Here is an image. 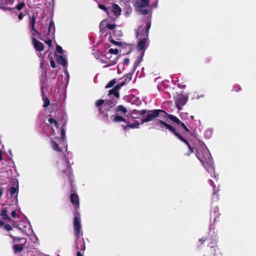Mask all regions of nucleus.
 <instances>
[{
	"label": "nucleus",
	"instance_id": "obj_20",
	"mask_svg": "<svg viewBox=\"0 0 256 256\" xmlns=\"http://www.w3.org/2000/svg\"><path fill=\"white\" fill-rule=\"evenodd\" d=\"M178 125H180L184 129V130H182L180 128H178V132H180L182 133V135L186 136V132L190 133L191 132L189 130V129L186 127L185 124L180 120V122L178 124Z\"/></svg>",
	"mask_w": 256,
	"mask_h": 256
},
{
	"label": "nucleus",
	"instance_id": "obj_56",
	"mask_svg": "<svg viewBox=\"0 0 256 256\" xmlns=\"http://www.w3.org/2000/svg\"><path fill=\"white\" fill-rule=\"evenodd\" d=\"M210 183L212 184V185L214 184V182H212V180H210Z\"/></svg>",
	"mask_w": 256,
	"mask_h": 256
},
{
	"label": "nucleus",
	"instance_id": "obj_44",
	"mask_svg": "<svg viewBox=\"0 0 256 256\" xmlns=\"http://www.w3.org/2000/svg\"><path fill=\"white\" fill-rule=\"evenodd\" d=\"M50 64L51 66H52V68H56V64H55V62H54V61L53 60V59H52V58H50Z\"/></svg>",
	"mask_w": 256,
	"mask_h": 256
},
{
	"label": "nucleus",
	"instance_id": "obj_43",
	"mask_svg": "<svg viewBox=\"0 0 256 256\" xmlns=\"http://www.w3.org/2000/svg\"><path fill=\"white\" fill-rule=\"evenodd\" d=\"M141 13L144 15H146L148 13V11L146 9H144L143 8H139Z\"/></svg>",
	"mask_w": 256,
	"mask_h": 256
},
{
	"label": "nucleus",
	"instance_id": "obj_53",
	"mask_svg": "<svg viewBox=\"0 0 256 256\" xmlns=\"http://www.w3.org/2000/svg\"><path fill=\"white\" fill-rule=\"evenodd\" d=\"M218 207H215L213 208V210L214 212L215 213L216 211H218Z\"/></svg>",
	"mask_w": 256,
	"mask_h": 256
},
{
	"label": "nucleus",
	"instance_id": "obj_2",
	"mask_svg": "<svg viewBox=\"0 0 256 256\" xmlns=\"http://www.w3.org/2000/svg\"><path fill=\"white\" fill-rule=\"evenodd\" d=\"M214 234L211 237L204 238L202 237L199 238V242L203 244L204 242L207 241L208 246L210 247L209 252L211 254L210 256L204 255L203 256H220V253L219 248L216 246L218 240L216 238V234L213 233Z\"/></svg>",
	"mask_w": 256,
	"mask_h": 256
},
{
	"label": "nucleus",
	"instance_id": "obj_35",
	"mask_svg": "<svg viewBox=\"0 0 256 256\" xmlns=\"http://www.w3.org/2000/svg\"><path fill=\"white\" fill-rule=\"evenodd\" d=\"M117 82V80L116 78L112 79V80L109 82L105 88H110L112 87Z\"/></svg>",
	"mask_w": 256,
	"mask_h": 256
},
{
	"label": "nucleus",
	"instance_id": "obj_52",
	"mask_svg": "<svg viewBox=\"0 0 256 256\" xmlns=\"http://www.w3.org/2000/svg\"><path fill=\"white\" fill-rule=\"evenodd\" d=\"M7 171L6 170H5L4 168H2L1 169V174H5Z\"/></svg>",
	"mask_w": 256,
	"mask_h": 256
},
{
	"label": "nucleus",
	"instance_id": "obj_49",
	"mask_svg": "<svg viewBox=\"0 0 256 256\" xmlns=\"http://www.w3.org/2000/svg\"><path fill=\"white\" fill-rule=\"evenodd\" d=\"M234 88V90H234V92H238L239 90L241 89V88L239 86H236Z\"/></svg>",
	"mask_w": 256,
	"mask_h": 256
},
{
	"label": "nucleus",
	"instance_id": "obj_55",
	"mask_svg": "<svg viewBox=\"0 0 256 256\" xmlns=\"http://www.w3.org/2000/svg\"><path fill=\"white\" fill-rule=\"evenodd\" d=\"M216 194V189H215V188H214V192H213V194H214V195Z\"/></svg>",
	"mask_w": 256,
	"mask_h": 256
},
{
	"label": "nucleus",
	"instance_id": "obj_34",
	"mask_svg": "<svg viewBox=\"0 0 256 256\" xmlns=\"http://www.w3.org/2000/svg\"><path fill=\"white\" fill-rule=\"evenodd\" d=\"M139 126V123L138 122H134L133 124H129V123H127L126 125V126H124V130H126L127 128H136V126Z\"/></svg>",
	"mask_w": 256,
	"mask_h": 256
},
{
	"label": "nucleus",
	"instance_id": "obj_9",
	"mask_svg": "<svg viewBox=\"0 0 256 256\" xmlns=\"http://www.w3.org/2000/svg\"><path fill=\"white\" fill-rule=\"evenodd\" d=\"M48 116H50L48 119L49 122L52 126H54L56 129H58V132H60V138L63 139L64 137L65 136V131L64 128L61 127L60 128L58 122L53 118L50 114Z\"/></svg>",
	"mask_w": 256,
	"mask_h": 256
},
{
	"label": "nucleus",
	"instance_id": "obj_5",
	"mask_svg": "<svg viewBox=\"0 0 256 256\" xmlns=\"http://www.w3.org/2000/svg\"><path fill=\"white\" fill-rule=\"evenodd\" d=\"M74 236L78 238L80 234V230H81V224H80V213L78 211L80 207L74 206Z\"/></svg>",
	"mask_w": 256,
	"mask_h": 256
},
{
	"label": "nucleus",
	"instance_id": "obj_28",
	"mask_svg": "<svg viewBox=\"0 0 256 256\" xmlns=\"http://www.w3.org/2000/svg\"><path fill=\"white\" fill-rule=\"evenodd\" d=\"M25 6H26V4L24 1H18V2L16 4V6L12 8H13V10L16 9L18 10H20L24 8Z\"/></svg>",
	"mask_w": 256,
	"mask_h": 256
},
{
	"label": "nucleus",
	"instance_id": "obj_41",
	"mask_svg": "<svg viewBox=\"0 0 256 256\" xmlns=\"http://www.w3.org/2000/svg\"><path fill=\"white\" fill-rule=\"evenodd\" d=\"M109 53L111 54H117L118 53V50L117 48H110L109 50Z\"/></svg>",
	"mask_w": 256,
	"mask_h": 256
},
{
	"label": "nucleus",
	"instance_id": "obj_13",
	"mask_svg": "<svg viewBox=\"0 0 256 256\" xmlns=\"http://www.w3.org/2000/svg\"><path fill=\"white\" fill-rule=\"evenodd\" d=\"M32 43L34 49L39 52L44 50V44L36 39L34 36L32 38Z\"/></svg>",
	"mask_w": 256,
	"mask_h": 256
},
{
	"label": "nucleus",
	"instance_id": "obj_19",
	"mask_svg": "<svg viewBox=\"0 0 256 256\" xmlns=\"http://www.w3.org/2000/svg\"><path fill=\"white\" fill-rule=\"evenodd\" d=\"M148 38L146 36L142 38L138 43L136 46V49L138 50L141 51L143 50L146 46V41Z\"/></svg>",
	"mask_w": 256,
	"mask_h": 256
},
{
	"label": "nucleus",
	"instance_id": "obj_47",
	"mask_svg": "<svg viewBox=\"0 0 256 256\" xmlns=\"http://www.w3.org/2000/svg\"><path fill=\"white\" fill-rule=\"evenodd\" d=\"M80 246L82 248H80L81 250H85V246H84V242H80Z\"/></svg>",
	"mask_w": 256,
	"mask_h": 256
},
{
	"label": "nucleus",
	"instance_id": "obj_57",
	"mask_svg": "<svg viewBox=\"0 0 256 256\" xmlns=\"http://www.w3.org/2000/svg\"><path fill=\"white\" fill-rule=\"evenodd\" d=\"M190 118H191L192 119H194V116H191Z\"/></svg>",
	"mask_w": 256,
	"mask_h": 256
},
{
	"label": "nucleus",
	"instance_id": "obj_25",
	"mask_svg": "<svg viewBox=\"0 0 256 256\" xmlns=\"http://www.w3.org/2000/svg\"><path fill=\"white\" fill-rule=\"evenodd\" d=\"M57 58V62L59 64L64 66L66 64V60L65 58L62 55H58L56 54H55Z\"/></svg>",
	"mask_w": 256,
	"mask_h": 256
},
{
	"label": "nucleus",
	"instance_id": "obj_12",
	"mask_svg": "<svg viewBox=\"0 0 256 256\" xmlns=\"http://www.w3.org/2000/svg\"><path fill=\"white\" fill-rule=\"evenodd\" d=\"M151 26V22L150 20H148L146 22V30H144V28H142V26H140L138 27V28L137 30H136V38H138L140 35V32L143 33L144 36H146V38H148V31Z\"/></svg>",
	"mask_w": 256,
	"mask_h": 256
},
{
	"label": "nucleus",
	"instance_id": "obj_36",
	"mask_svg": "<svg viewBox=\"0 0 256 256\" xmlns=\"http://www.w3.org/2000/svg\"><path fill=\"white\" fill-rule=\"evenodd\" d=\"M1 226H3V228L8 231L12 230V227L8 224H4L3 222L1 221Z\"/></svg>",
	"mask_w": 256,
	"mask_h": 256
},
{
	"label": "nucleus",
	"instance_id": "obj_33",
	"mask_svg": "<svg viewBox=\"0 0 256 256\" xmlns=\"http://www.w3.org/2000/svg\"><path fill=\"white\" fill-rule=\"evenodd\" d=\"M107 24L106 20H102L100 24V32H104L106 28V24Z\"/></svg>",
	"mask_w": 256,
	"mask_h": 256
},
{
	"label": "nucleus",
	"instance_id": "obj_22",
	"mask_svg": "<svg viewBox=\"0 0 256 256\" xmlns=\"http://www.w3.org/2000/svg\"><path fill=\"white\" fill-rule=\"evenodd\" d=\"M112 11L114 16H118L120 14L122 10L118 4H114L112 5Z\"/></svg>",
	"mask_w": 256,
	"mask_h": 256
},
{
	"label": "nucleus",
	"instance_id": "obj_48",
	"mask_svg": "<svg viewBox=\"0 0 256 256\" xmlns=\"http://www.w3.org/2000/svg\"><path fill=\"white\" fill-rule=\"evenodd\" d=\"M144 52H142V54L141 55V56L140 57V61L139 62H137L135 63L134 65H136V66H138V63H139L141 60H142V57L144 56Z\"/></svg>",
	"mask_w": 256,
	"mask_h": 256
},
{
	"label": "nucleus",
	"instance_id": "obj_3",
	"mask_svg": "<svg viewBox=\"0 0 256 256\" xmlns=\"http://www.w3.org/2000/svg\"><path fill=\"white\" fill-rule=\"evenodd\" d=\"M12 240V250L14 253L16 254L22 252L26 247V239L24 238H20L18 236H11Z\"/></svg>",
	"mask_w": 256,
	"mask_h": 256
},
{
	"label": "nucleus",
	"instance_id": "obj_59",
	"mask_svg": "<svg viewBox=\"0 0 256 256\" xmlns=\"http://www.w3.org/2000/svg\"><path fill=\"white\" fill-rule=\"evenodd\" d=\"M2 153V150H1V154ZM0 160H2V156H1Z\"/></svg>",
	"mask_w": 256,
	"mask_h": 256
},
{
	"label": "nucleus",
	"instance_id": "obj_45",
	"mask_svg": "<svg viewBox=\"0 0 256 256\" xmlns=\"http://www.w3.org/2000/svg\"><path fill=\"white\" fill-rule=\"evenodd\" d=\"M146 110H138V114L140 115H144L146 114Z\"/></svg>",
	"mask_w": 256,
	"mask_h": 256
},
{
	"label": "nucleus",
	"instance_id": "obj_16",
	"mask_svg": "<svg viewBox=\"0 0 256 256\" xmlns=\"http://www.w3.org/2000/svg\"><path fill=\"white\" fill-rule=\"evenodd\" d=\"M120 88H121L118 84L116 85L113 88L108 91V96H110L111 95H114L116 99H119V90Z\"/></svg>",
	"mask_w": 256,
	"mask_h": 256
},
{
	"label": "nucleus",
	"instance_id": "obj_7",
	"mask_svg": "<svg viewBox=\"0 0 256 256\" xmlns=\"http://www.w3.org/2000/svg\"><path fill=\"white\" fill-rule=\"evenodd\" d=\"M64 160L67 166L66 170H62V173L66 175V176L68 178L69 181L71 185V192H72V193H74V192H75L76 190L73 185L74 174L72 173V169L70 164L68 158L66 157V156H64Z\"/></svg>",
	"mask_w": 256,
	"mask_h": 256
},
{
	"label": "nucleus",
	"instance_id": "obj_18",
	"mask_svg": "<svg viewBox=\"0 0 256 256\" xmlns=\"http://www.w3.org/2000/svg\"><path fill=\"white\" fill-rule=\"evenodd\" d=\"M55 32V26L54 22L52 20V18L50 20V22L48 25V30L47 32H44V36L45 37L48 36L50 33L52 32V34Z\"/></svg>",
	"mask_w": 256,
	"mask_h": 256
},
{
	"label": "nucleus",
	"instance_id": "obj_4",
	"mask_svg": "<svg viewBox=\"0 0 256 256\" xmlns=\"http://www.w3.org/2000/svg\"><path fill=\"white\" fill-rule=\"evenodd\" d=\"M167 113L164 110H154L148 111V114L142 120V122H146L152 121L158 116L166 117Z\"/></svg>",
	"mask_w": 256,
	"mask_h": 256
},
{
	"label": "nucleus",
	"instance_id": "obj_58",
	"mask_svg": "<svg viewBox=\"0 0 256 256\" xmlns=\"http://www.w3.org/2000/svg\"><path fill=\"white\" fill-rule=\"evenodd\" d=\"M216 218H214V222H216Z\"/></svg>",
	"mask_w": 256,
	"mask_h": 256
},
{
	"label": "nucleus",
	"instance_id": "obj_15",
	"mask_svg": "<svg viewBox=\"0 0 256 256\" xmlns=\"http://www.w3.org/2000/svg\"><path fill=\"white\" fill-rule=\"evenodd\" d=\"M70 200L74 206L80 207L79 198L76 194L72 193L70 195Z\"/></svg>",
	"mask_w": 256,
	"mask_h": 256
},
{
	"label": "nucleus",
	"instance_id": "obj_42",
	"mask_svg": "<svg viewBox=\"0 0 256 256\" xmlns=\"http://www.w3.org/2000/svg\"><path fill=\"white\" fill-rule=\"evenodd\" d=\"M106 26L108 29L112 30L116 26V25L114 24H110L107 23Z\"/></svg>",
	"mask_w": 256,
	"mask_h": 256
},
{
	"label": "nucleus",
	"instance_id": "obj_51",
	"mask_svg": "<svg viewBox=\"0 0 256 256\" xmlns=\"http://www.w3.org/2000/svg\"><path fill=\"white\" fill-rule=\"evenodd\" d=\"M111 42H112V44H116V45H120V42H116L115 40H111Z\"/></svg>",
	"mask_w": 256,
	"mask_h": 256
},
{
	"label": "nucleus",
	"instance_id": "obj_32",
	"mask_svg": "<svg viewBox=\"0 0 256 256\" xmlns=\"http://www.w3.org/2000/svg\"><path fill=\"white\" fill-rule=\"evenodd\" d=\"M102 63H104V64L106 63V64H108L106 66H104V68H108V67H109V66H112V65L116 64V60H109V61L108 62V61H106V60H102Z\"/></svg>",
	"mask_w": 256,
	"mask_h": 256
},
{
	"label": "nucleus",
	"instance_id": "obj_6",
	"mask_svg": "<svg viewBox=\"0 0 256 256\" xmlns=\"http://www.w3.org/2000/svg\"><path fill=\"white\" fill-rule=\"evenodd\" d=\"M95 106L98 108L99 112L106 120H108V115L106 112L110 110L112 107L106 104L104 100H98L96 101Z\"/></svg>",
	"mask_w": 256,
	"mask_h": 256
},
{
	"label": "nucleus",
	"instance_id": "obj_1",
	"mask_svg": "<svg viewBox=\"0 0 256 256\" xmlns=\"http://www.w3.org/2000/svg\"><path fill=\"white\" fill-rule=\"evenodd\" d=\"M156 125H160L161 128H166L168 130L172 133L174 134V135L176 136L180 140L184 142L188 146L189 148V152L188 153L187 155L189 156L190 154H192L194 152V150L195 149L196 151V156L200 160V161L202 163V166L205 167L204 164L206 162H208L210 161L211 156L210 153L208 150L206 148L204 144H200V142L194 136H192V138H190L191 141L198 142L200 144V148H197L196 146H192L190 143L188 142L186 138H184V136L180 134V132H178L176 130V128H174L173 126L168 124L165 122L162 121V120H158L156 122Z\"/></svg>",
	"mask_w": 256,
	"mask_h": 256
},
{
	"label": "nucleus",
	"instance_id": "obj_8",
	"mask_svg": "<svg viewBox=\"0 0 256 256\" xmlns=\"http://www.w3.org/2000/svg\"><path fill=\"white\" fill-rule=\"evenodd\" d=\"M10 212L14 218L18 217V215L16 214V210H13L11 206H9L8 208H6L5 209L1 210V218L12 224L14 221L8 216Z\"/></svg>",
	"mask_w": 256,
	"mask_h": 256
},
{
	"label": "nucleus",
	"instance_id": "obj_27",
	"mask_svg": "<svg viewBox=\"0 0 256 256\" xmlns=\"http://www.w3.org/2000/svg\"><path fill=\"white\" fill-rule=\"evenodd\" d=\"M29 26L31 28H35L34 25L36 24V17L34 15H32L29 16Z\"/></svg>",
	"mask_w": 256,
	"mask_h": 256
},
{
	"label": "nucleus",
	"instance_id": "obj_23",
	"mask_svg": "<svg viewBox=\"0 0 256 256\" xmlns=\"http://www.w3.org/2000/svg\"><path fill=\"white\" fill-rule=\"evenodd\" d=\"M115 111L117 114H126L128 110L126 108L122 105H119L115 108Z\"/></svg>",
	"mask_w": 256,
	"mask_h": 256
},
{
	"label": "nucleus",
	"instance_id": "obj_11",
	"mask_svg": "<svg viewBox=\"0 0 256 256\" xmlns=\"http://www.w3.org/2000/svg\"><path fill=\"white\" fill-rule=\"evenodd\" d=\"M10 194L12 198H16L18 192V182L14 179L12 181V185L9 189Z\"/></svg>",
	"mask_w": 256,
	"mask_h": 256
},
{
	"label": "nucleus",
	"instance_id": "obj_39",
	"mask_svg": "<svg viewBox=\"0 0 256 256\" xmlns=\"http://www.w3.org/2000/svg\"><path fill=\"white\" fill-rule=\"evenodd\" d=\"M47 38L46 40H44L43 39V41H44L50 47L52 46V40L50 38H48V36L46 37Z\"/></svg>",
	"mask_w": 256,
	"mask_h": 256
},
{
	"label": "nucleus",
	"instance_id": "obj_60",
	"mask_svg": "<svg viewBox=\"0 0 256 256\" xmlns=\"http://www.w3.org/2000/svg\"><path fill=\"white\" fill-rule=\"evenodd\" d=\"M53 134V135H54V134H55V133H54V130H53V134Z\"/></svg>",
	"mask_w": 256,
	"mask_h": 256
},
{
	"label": "nucleus",
	"instance_id": "obj_61",
	"mask_svg": "<svg viewBox=\"0 0 256 256\" xmlns=\"http://www.w3.org/2000/svg\"><path fill=\"white\" fill-rule=\"evenodd\" d=\"M77 248H78H78H78V246H77Z\"/></svg>",
	"mask_w": 256,
	"mask_h": 256
},
{
	"label": "nucleus",
	"instance_id": "obj_50",
	"mask_svg": "<svg viewBox=\"0 0 256 256\" xmlns=\"http://www.w3.org/2000/svg\"><path fill=\"white\" fill-rule=\"evenodd\" d=\"M24 14H23V13L20 12V13L19 14L18 16V18L19 20H22L23 18H24Z\"/></svg>",
	"mask_w": 256,
	"mask_h": 256
},
{
	"label": "nucleus",
	"instance_id": "obj_26",
	"mask_svg": "<svg viewBox=\"0 0 256 256\" xmlns=\"http://www.w3.org/2000/svg\"><path fill=\"white\" fill-rule=\"evenodd\" d=\"M42 100L44 101L43 107L46 108L50 105V101L48 97L44 96L42 88Z\"/></svg>",
	"mask_w": 256,
	"mask_h": 256
},
{
	"label": "nucleus",
	"instance_id": "obj_30",
	"mask_svg": "<svg viewBox=\"0 0 256 256\" xmlns=\"http://www.w3.org/2000/svg\"><path fill=\"white\" fill-rule=\"evenodd\" d=\"M166 116H168V118L170 120H172V122H174L176 124H177L180 122V120L178 118H176V116L172 115V114H168L167 113V114L166 115Z\"/></svg>",
	"mask_w": 256,
	"mask_h": 256
},
{
	"label": "nucleus",
	"instance_id": "obj_17",
	"mask_svg": "<svg viewBox=\"0 0 256 256\" xmlns=\"http://www.w3.org/2000/svg\"><path fill=\"white\" fill-rule=\"evenodd\" d=\"M132 73H128L124 76L123 80L118 84L120 88L129 82L132 79Z\"/></svg>",
	"mask_w": 256,
	"mask_h": 256
},
{
	"label": "nucleus",
	"instance_id": "obj_21",
	"mask_svg": "<svg viewBox=\"0 0 256 256\" xmlns=\"http://www.w3.org/2000/svg\"><path fill=\"white\" fill-rule=\"evenodd\" d=\"M111 118L112 120L114 122H126V120L122 116L117 114H116V115H112L111 116Z\"/></svg>",
	"mask_w": 256,
	"mask_h": 256
},
{
	"label": "nucleus",
	"instance_id": "obj_31",
	"mask_svg": "<svg viewBox=\"0 0 256 256\" xmlns=\"http://www.w3.org/2000/svg\"><path fill=\"white\" fill-rule=\"evenodd\" d=\"M51 144L54 150L58 152H62V149L59 147L58 144L56 142L52 140L51 142Z\"/></svg>",
	"mask_w": 256,
	"mask_h": 256
},
{
	"label": "nucleus",
	"instance_id": "obj_40",
	"mask_svg": "<svg viewBox=\"0 0 256 256\" xmlns=\"http://www.w3.org/2000/svg\"><path fill=\"white\" fill-rule=\"evenodd\" d=\"M56 50L58 54H62L63 53V50L62 48L59 45L57 44L56 46Z\"/></svg>",
	"mask_w": 256,
	"mask_h": 256
},
{
	"label": "nucleus",
	"instance_id": "obj_14",
	"mask_svg": "<svg viewBox=\"0 0 256 256\" xmlns=\"http://www.w3.org/2000/svg\"><path fill=\"white\" fill-rule=\"evenodd\" d=\"M14 2V0H1V3L2 4L1 9L8 10V11L12 10L13 8L10 6L12 5Z\"/></svg>",
	"mask_w": 256,
	"mask_h": 256
},
{
	"label": "nucleus",
	"instance_id": "obj_38",
	"mask_svg": "<svg viewBox=\"0 0 256 256\" xmlns=\"http://www.w3.org/2000/svg\"><path fill=\"white\" fill-rule=\"evenodd\" d=\"M32 30L34 32H35L36 34H38V38L41 40H43V38H41V34H40L38 32V30H37L35 28H32Z\"/></svg>",
	"mask_w": 256,
	"mask_h": 256
},
{
	"label": "nucleus",
	"instance_id": "obj_24",
	"mask_svg": "<svg viewBox=\"0 0 256 256\" xmlns=\"http://www.w3.org/2000/svg\"><path fill=\"white\" fill-rule=\"evenodd\" d=\"M136 4L138 8H144L150 6L149 0H138Z\"/></svg>",
	"mask_w": 256,
	"mask_h": 256
},
{
	"label": "nucleus",
	"instance_id": "obj_37",
	"mask_svg": "<svg viewBox=\"0 0 256 256\" xmlns=\"http://www.w3.org/2000/svg\"><path fill=\"white\" fill-rule=\"evenodd\" d=\"M98 8L102 10H104L108 14H109V11L108 8L105 6L104 5L102 4H98Z\"/></svg>",
	"mask_w": 256,
	"mask_h": 256
},
{
	"label": "nucleus",
	"instance_id": "obj_29",
	"mask_svg": "<svg viewBox=\"0 0 256 256\" xmlns=\"http://www.w3.org/2000/svg\"><path fill=\"white\" fill-rule=\"evenodd\" d=\"M118 99H115V98H112V99H110L108 100H106V102L104 101V102L106 104H108V105L112 106V108H114L116 105V104H117V100Z\"/></svg>",
	"mask_w": 256,
	"mask_h": 256
},
{
	"label": "nucleus",
	"instance_id": "obj_10",
	"mask_svg": "<svg viewBox=\"0 0 256 256\" xmlns=\"http://www.w3.org/2000/svg\"><path fill=\"white\" fill-rule=\"evenodd\" d=\"M188 98L184 94H180L176 100L175 104L178 110H180L182 107L186 103Z\"/></svg>",
	"mask_w": 256,
	"mask_h": 256
},
{
	"label": "nucleus",
	"instance_id": "obj_54",
	"mask_svg": "<svg viewBox=\"0 0 256 256\" xmlns=\"http://www.w3.org/2000/svg\"><path fill=\"white\" fill-rule=\"evenodd\" d=\"M77 256H83L82 255V253L80 251H78L77 252Z\"/></svg>",
	"mask_w": 256,
	"mask_h": 256
},
{
	"label": "nucleus",
	"instance_id": "obj_46",
	"mask_svg": "<svg viewBox=\"0 0 256 256\" xmlns=\"http://www.w3.org/2000/svg\"><path fill=\"white\" fill-rule=\"evenodd\" d=\"M130 59L128 58H125L124 61V64L128 65L130 64Z\"/></svg>",
	"mask_w": 256,
	"mask_h": 256
}]
</instances>
